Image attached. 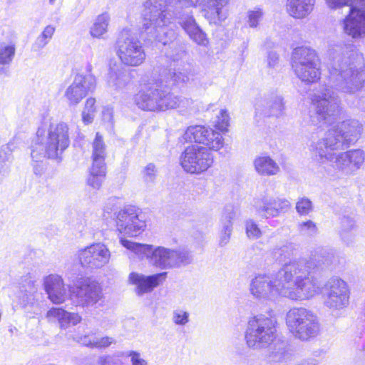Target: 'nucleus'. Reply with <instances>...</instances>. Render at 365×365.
I'll return each mask as SVG.
<instances>
[{"instance_id": "nucleus-1", "label": "nucleus", "mask_w": 365, "mask_h": 365, "mask_svg": "<svg viewBox=\"0 0 365 365\" xmlns=\"http://www.w3.org/2000/svg\"><path fill=\"white\" fill-rule=\"evenodd\" d=\"M336 261L332 252L319 249L307 262L286 263L274 276H256L250 283L251 294L257 299L264 300H274L278 296L292 300L308 299L319 289L314 273L331 267Z\"/></svg>"}, {"instance_id": "nucleus-2", "label": "nucleus", "mask_w": 365, "mask_h": 365, "mask_svg": "<svg viewBox=\"0 0 365 365\" xmlns=\"http://www.w3.org/2000/svg\"><path fill=\"white\" fill-rule=\"evenodd\" d=\"M329 81L331 86H322L311 100L319 121L331 123L339 112L340 100L332 87L346 93L361 90L365 83L361 70L364 58L354 45H334L327 51Z\"/></svg>"}, {"instance_id": "nucleus-3", "label": "nucleus", "mask_w": 365, "mask_h": 365, "mask_svg": "<svg viewBox=\"0 0 365 365\" xmlns=\"http://www.w3.org/2000/svg\"><path fill=\"white\" fill-rule=\"evenodd\" d=\"M364 130L363 125L357 120H348L329 129L324 138L312 145V159L323 165L332 163L334 168L350 175L361 168L365 160V153L359 149L336 153L356 143Z\"/></svg>"}, {"instance_id": "nucleus-4", "label": "nucleus", "mask_w": 365, "mask_h": 365, "mask_svg": "<svg viewBox=\"0 0 365 365\" xmlns=\"http://www.w3.org/2000/svg\"><path fill=\"white\" fill-rule=\"evenodd\" d=\"M69 144L68 126L66 123L50 124L48 127L43 123L38 127L31 145V157L36 163L33 165L34 174L42 175L45 170L43 160L60 158Z\"/></svg>"}, {"instance_id": "nucleus-5", "label": "nucleus", "mask_w": 365, "mask_h": 365, "mask_svg": "<svg viewBox=\"0 0 365 365\" xmlns=\"http://www.w3.org/2000/svg\"><path fill=\"white\" fill-rule=\"evenodd\" d=\"M120 244L140 258L146 257L153 265L160 269H171L192 262L187 251L177 250L164 247L154 248L152 245L137 243L120 237Z\"/></svg>"}, {"instance_id": "nucleus-6", "label": "nucleus", "mask_w": 365, "mask_h": 365, "mask_svg": "<svg viewBox=\"0 0 365 365\" xmlns=\"http://www.w3.org/2000/svg\"><path fill=\"white\" fill-rule=\"evenodd\" d=\"M134 101L139 108L148 111L185 108L192 103L190 99L175 95L168 88L158 84L140 91L135 95Z\"/></svg>"}, {"instance_id": "nucleus-7", "label": "nucleus", "mask_w": 365, "mask_h": 365, "mask_svg": "<svg viewBox=\"0 0 365 365\" xmlns=\"http://www.w3.org/2000/svg\"><path fill=\"white\" fill-rule=\"evenodd\" d=\"M143 29L157 41L167 45L175 38V32L168 30L170 14L158 0H148L145 3Z\"/></svg>"}, {"instance_id": "nucleus-8", "label": "nucleus", "mask_w": 365, "mask_h": 365, "mask_svg": "<svg viewBox=\"0 0 365 365\" xmlns=\"http://www.w3.org/2000/svg\"><path fill=\"white\" fill-rule=\"evenodd\" d=\"M286 324L292 336L302 341H309L320 333L317 316L304 307L291 309L286 315Z\"/></svg>"}, {"instance_id": "nucleus-9", "label": "nucleus", "mask_w": 365, "mask_h": 365, "mask_svg": "<svg viewBox=\"0 0 365 365\" xmlns=\"http://www.w3.org/2000/svg\"><path fill=\"white\" fill-rule=\"evenodd\" d=\"M277 322L271 317L259 314L250 318L245 331V338L250 348L266 349L277 340Z\"/></svg>"}, {"instance_id": "nucleus-10", "label": "nucleus", "mask_w": 365, "mask_h": 365, "mask_svg": "<svg viewBox=\"0 0 365 365\" xmlns=\"http://www.w3.org/2000/svg\"><path fill=\"white\" fill-rule=\"evenodd\" d=\"M325 1L332 9L349 6V14L340 23L343 32L354 39L365 36V0H325Z\"/></svg>"}, {"instance_id": "nucleus-11", "label": "nucleus", "mask_w": 365, "mask_h": 365, "mask_svg": "<svg viewBox=\"0 0 365 365\" xmlns=\"http://www.w3.org/2000/svg\"><path fill=\"white\" fill-rule=\"evenodd\" d=\"M292 67L302 81L312 83L320 78V61L314 50L308 47H297L292 54Z\"/></svg>"}, {"instance_id": "nucleus-12", "label": "nucleus", "mask_w": 365, "mask_h": 365, "mask_svg": "<svg viewBox=\"0 0 365 365\" xmlns=\"http://www.w3.org/2000/svg\"><path fill=\"white\" fill-rule=\"evenodd\" d=\"M115 51L122 64L126 66H139L146 58L142 42L128 31H123L118 36Z\"/></svg>"}, {"instance_id": "nucleus-13", "label": "nucleus", "mask_w": 365, "mask_h": 365, "mask_svg": "<svg viewBox=\"0 0 365 365\" xmlns=\"http://www.w3.org/2000/svg\"><path fill=\"white\" fill-rule=\"evenodd\" d=\"M180 163L186 173L200 175L212 167L214 157L206 147L193 144L185 148Z\"/></svg>"}, {"instance_id": "nucleus-14", "label": "nucleus", "mask_w": 365, "mask_h": 365, "mask_svg": "<svg viewBox=\"0 0 365 365\" xmlns=\"http://www.w3.org/2000/svg\"><path fill=\"white\" fill-rule=\"evenodd\" d=\"M117 230L123 235L137 236L143 232L146 222L143 214L139 208L128 205L115 214Z\"/></svg>"}, {"instance_id": "nucleus-15", "label": "nucleus", "mask_w": 365, "mask_h": 365, "mask_svg": "<svg viewBox=\"0 0 365 365\" xmlns=\"http://www.w3.org/2000/svg\"><path fill=\"white\" fill-rule=\"evenodd\" d=\"M182 138L186 143L204 145L208 150L218 151L225 144L224 138L219 132L202 125L187 127Z\"/></svg>"}, {"instance_id": "nucleus-16", "label": "nucleus", "mask_w": 365, "mask_h": 365, "mask_svg": "<svg viewBox=\"0 0 365 365\" xmlns=\"http://www.w3.org/2000/svg\"><path fill=\"white\" fill-rule=\"evenodd\" d=\"M96 87L94 75L76 73L72 83L64 91L63 97L69 106H76Z\"/></svg>"}, {"instance_id": "nucleus-17", "label": "nucleus", "mask_w": 365, "mask_h": 365, "mask_svg": "<svg viewBox=\"0 0 365 365\" xmlns=\"http://www.w3.org/2000/svg\"><path fill=\"white\" fill-rule=\"evenodd\" d=\"M81 264L89 269H99L109 262L110 252L103 243H93L78 251Z\"/></svg>"}, {"instance_id": "nucleus-18", "label": "nucleus", "mask_w": 365, "mask_h": 365, "mask_svg": "<svg viewBox=\"0 0 365 365\" xmlns=\"http://www.w3.org/2000/svg\"><path fill=\"white\" fill-rule=\"evenodd\" d=\"M325 305L331 309H341L349 304V290L344 281L339 278L330 279L324 290Z\"/></svg>"}, {"instance_id": "nucleus-19", "label": "nucleus", "mask_w": 365, "mask_h": 365, "mask_svg": "<svg viewBox=\"0 0 365 365\" xmlns=\"http://www.w3.org/2000/svg\"><path fill=\"white\" fill-rule=\"evenodd\" d=\"M73 297L83 306H93L102 298V290L99 284L89 278L81 279L70 289Z\"/></svg>"}, {"instance_id": "nucleus-20", "label": "nucleus", "mask_w": 365, "mask_h": 365, "mask_svg": "<svg viewBox=\"0 0 365 365\" xmlns=\"http://www.w3.org/2000/svg\"><path fill=\"white\" fill-rule=\"evenodd\" d=\"M290 202L284 197L267 196L255 205L257 213L262 217H277L290 209Z\"/></svg>"}, {"instance_id": "nucleus-21", "label": "nucleus", "mask_w": 365, "mask_h": 365, "mask_svg": "<svg viewBox=\"0 0 365 365\" xmlns=\"http://www.w3.org/2000/svg\"><path fill=\"white\" fill-rule=\"evenodd\" d=\"M17 303L26 312L38 314L41 306L37 299L36 288L34 282L26 279L25 284L19 287L16 292Z\"/></svg>"}, {"instance_id": "nucleus-22", "label": "nucleus", "mask_w": 365, "mask_h": 365, "mask_svg": "<svg viewBox=\"0 0 365 365\" xmlns=\"http://www.w3.org/2000/svg\"><path fill=\"white\" fill-rule=\"evenodd\" d=\"M166 275L167 272H161L150 276L131 272L128 277V282L136 286L135 289L136 294L142 296L145 293L152 292L155 287L165 279Z\"/></svg>"}, {"instance_id": "nucleus-23", "label": "nucleus", "mask_w": 365, "mask_h": 365, "mask_svg": "<svg viewBox=\"0 0 365 365\" xmlns=\"http://www.w3.org/2000/svg\"><path fill=\"white\" fill-rule=\"evenodd\" d=\"M255 113L259 117H278L284 110L283 99L277 95H270L257 99L255 104Z\"/></svg>"}, {"instance_id": "nucleus-24", "label": "nucleus", "mask_w": 365, "mask_h": 365, "mask_svg": "<svg viewBox=\"0 0 365 365\" xmlns=\"http://www.w3.org/2000/svg\"><path fill=\"white\" fill-rule=\"evenodd\" d=\"M44 289L53 304H61L67 298L63 279L60 275L49 274L43 279Z\"/></svg>"}, {"instance_id": "nucleus-25", "label": "nucleus", "mask_w": 365, "mask_h": 365, "mask_svg": "<svg viewBox=\"0 0 365 365\" xmlns=\"http://www.w3.org/2000/svg\"><path fill=\"white\" fill-rule=\"evenodd\" d=\"M178 24L194 42L200 46H206L208 43L206 34L197 26L192 15L184 14L178 16Z\"/></svg>"}, {"instance_id": "nucleus-26", "label": "nucleus", "mask_w": 365, "mask_h": 365, "mask_svg": "<svg viewBox=\"0 0 365 365\" xmlns=\"http://www.w3.org/2000/svg\"><path fill=\"white\" fill-rule=\"evenodd\" d=\"M130 77L127 71L115 62L109 65L107 84L111 89L120 91L130 83Z\"/></svg>"}, {"instance_id": "nucleus-27", "label": "nucleus", "mask_w": 365, "mask_h": 365, "mask_svg": "<svg viewBox=\"0 0 365 365\" xmlns=\"http://www.w3.org/2000/svg\"><path fill=\"white\" fill-rule=\"evenodd\" d=\"M316 0H286L285 10L294 19H304L314 9Z\"/></svg>"}, {"instance_id": "nucleus-28", "label": "nucleus", "mask_w": 365, "mask_h": 365, "mask_svg": "<svg viewBox=\"0 0 365 365\" xmlns=\"http://www.w3.org/2000/svg\"><path fill=\"white\" fill-rule=\"evenodd\" d=\"M46 318L49 321L57 320L61 328L75 326L81 322V317L78 313L68 312L61 308H52L48 311Z\"/></svg>"}, {"instance_id": "nucleus-29", "label": "nucleus", "mask_w": 365, "mask_h": 365, "mask_svg": "<svg viewBox=\"0 0 365 365\" xmlns=\"http://www.w3.org/2000/svg\"><path fill=\"white\" fill-rule=\"evenodd\" d=\"M257 173L261 175L270 176L277 175L280 168L277 163L269 156H259L254 160Z\"/></svg>"}, {"instance_id": "nucleus-30", "label": "nucleus", "mask_w": 365, "mask_h": 365, "mask_svg": "<svg viewBox=\"0 0 365 365\" xmlns=\"http://www.w3.org/2000/svg\"><path fill=\"white\" fill-rule=\"evenodd\" d=\"M195 75V68L190 63H185L170 73V78L177 85L188 83L194 81Z\"/></svg>"}, {"instance_id": "nucleus-31", "label": "nucleus", "mask_w": 365, "mask_h": 365, "mask_svg": "<svg viewBox=\"0 0 365 365\" xmlns=\"http://www.w3.org/2000/svg\"><path fill=\"white\" fill-rule=\"evenodd\" d=\"M106 175V165L92 164L86 180L87 185L95 190H99Z\"/></svg>"}, {"instance_id": "nucleus-32", "label": "nucleus", "mask_w": 365, "mask_h": 365, "mask_svg": "<svg viewBox=\"0 0 365 365\" xmlns=\"http://www.w3.org/2000/svg\"><path fill=\"white\" fill-rule=\"evenodd\" d=\"M270 348L268 355L269 360L272 362H287L291 358L288 351L287 344L283 341L274 342Z\"/></svg>"}, {"instance_id": "nucleus-33", "label": "nucleus", "mask_w": 365, "mask_h": 365, "mask_svg": "<svg viewBox=\"0 0 365 365\" xmlns=\"http://www.w3.org/2000/svg\"><path fill=\"white\" fill-rule=\"evenodd\" d=\"M15 46L6 43H0V73L6 75L9 66L15 55Z\"/></svg>"}, {"instance_id": "nucleus-34", "label": "nucleus", "mask_w": 365, "mask_h": 365, "mask_svg": "<svg viewBox=\"0 0 365 365\" xmlns=\"http://www.w3.org/2000/svg\"><path fill=\"white\" fill-rule=\"evenodd\" d=\"M106 145L103 140L102 136L97 133L93 142L92 164L106 165Z\"/></svg>"}, {"instance_id": "nucleus-35", "label": "nucleus", "mask_w": 365, "mask_h": 365, "mask_svg": "<svg viewBox=\"0 0 365 365\" xmlns=\"http://www.w3.org/2000/svg\"><path fill=\"white\" fill-rule=\"evenodd\" d=\"M109 16L107 14L99 15L91 28L90 33L95 38H101L108 31Z\"/></svg>"}, {"instance_id": "nucleus-36", "label": "nucleus", "mask_w": 365, "mask_h": 365, "mask_svg": "<svg viewBox=\"0 0 365 365\" xmlns=\"http://www.w3.org/2000/svg\"><path fill=\"white\" fill-rule=\"evenodd\" d=\"M235 217L236 210L235 207L231 205H226L220 218V230L232 231Z\"/></svg>"}, {"instance_id": "nucleus-37", "label": "nucleus", "mask_w": 365, "mask_h": 365, "mask_svg": "<svg viewBox=\"0 0 365 365\" xmlns=\"http://www.w3.org/2000/svg\"><path fill=\"white\" fill-rule=\"evenodd\" d=\"M227 0H202L201 5L205 11L214 17L220 19L222 9L227 4Z\"/></svg>"}, {"instance_id": "nucleus-38", "label": "nucleus", "mask_w": 365, "mask_h": 365, "mask_svg": "<svg viewBox=\"0 0 365 365\" xmlns=\"http://www.w3.org/2000/svg\"><path fill=\"white\" fill-rule=\"evenodd\" d=\"M341 230L340 232L341 239L347 244L352 242L353 231L355 229V222L349 217H344L341 219Z\"/></svg>"}, {"instance_id": "nucleus-39", "label": "nucleus", "mask_w": 365, "mask_h": 365, "mask_svg": "<svg viewBox=\"0 0 365 365\" xmlns=\"http://www.w3.org/2000/svg\"><path fill=\"white\" fill-rule=\"evenodd\" d=\"M297 227V231L302 236L312 237L318 232L316 223L312 220L299 222Z\"/></svg>"}, {"instance_id": "nucleus-40", "label": "nucleus", "mask_w": 365, "mask_h": 365, "mask_svg": "<svg viewBox=\"0 0 365 365\" xmlns=\"http://www.w3.org/2000/svg\"><path fill=\"white\" fill-rule=\"evenodd\" d=\"M214 126L222 132H227L230 125V115L226 109H221L213 121Z\"/></svg>"}, {"instance_id": "nucleus-41", "label": "nucleus", "mask_w": 365, "mask_h": 365, "mask_svg": "<svg viewBox=\"0 0 365 365\" xmlns=\"http://www.w3.org/2000/svg\"><path fill=\"white\" fill-rule=\"evenodd\" d=\"M55 32V28L53 26H47L43 31V32L37 37L34 46L38 48H42L52 38V36Z\"/></svg>"}, {"instance_id": "nucleus-42", "label": "nucleus", "mask_w": 365, "mask_h": 365, "mask_svg": "<svg viewBox=\"0 0 365 365\" xmlns=\"http://www.w3.org/2000/svg\"><path fill=\"white\" fill-rule=\"evenodd\" d=\"M313 209L312 202L307 197H301L296 203V210L301 216L309 215Z\"/></svg>"}, {"instance_id": "nucleus-43", "label": "nucleus", "mask_w": 365, "mask_h": 365, "mask_svg": "<svg viewBox=\"0 0 365 365\" xmlns=\"http://www.w3.org/2000/svg\"><path fill=\"white\" fill-rule=\"evenodd\" d=\"M245 227L247 235L250 239H257L262 235L260 229L252 220L246 221Z\"/></svg>"}, {"instance_id": "nucleus-44", "label": "nucleus", "mask_w": 365, "mask_h": 365, "mask_svg": "<svg viewBox=\"0 0 365 365\" xmlns=\"http://www.w3.org/2000/svg\"><path fill=\"white\" fill-rule=\"evenodd\" d=\"M263 17V12L260 9L254 11H250L247 13V23L251 28H255Z\"/></svg>"}, {"instance_id": "nucleus-45", "label": "nucleus", "mask_w": 365, "mask_h": 365, "mask_svg": "<svg viewBox=\"0 0 365 365\" xmlns=\"http://www.w3.org/2000/svg\"><path fill=\"white\" fill-rule=\"evenodd\" d=\"M173 321L178 325H185L189 321V313L183 310L178 309L173 312Z\"/></svg>"}, {"instance_id": "nucleus-46", "label": "nucleus", "mask_w": 365, "mask_h": 365, "mask_svg": "<svg viewBox=\"0 0 365 365\" xmlns=\"http://www.w3.org/2000/svg\"><path fill=\"white\" fill-rule=\"evenodd\" d=\"M98 339L95 333L91 332L78 337L77 341L84 346L96 348V342H98Z\"/></svg>"}, {"instance_id": "nucleus-47", "label": "nucleus", "mask_w": 365, "mask_h": 365, "mask_svg": "<svg viewBox=\"0 0 365 365\" xmlns=\"http://www.w3.org/2000/svg\"><path fill=\"white\" fill-rule=\"evenodd\" d=\"M156 168L154 164H148L143 170V178L147 182H153L155 178Z\"/></svg>"}, {"instance_id": "nucleus-48", "label": "nucleus", "mask_w": 365, "mask_h": 365, "mask_svg": "<svg viewBox=\"0 0 365 365\" xmlns=\"http://www.w3.org/2000/svg\"><path fill=\"white\" fill-rule=\"evenodd\" d=\"M165 1L169 4H173L174 6H178V7H189V6H195L198 3L199 0H165Z\"/></svg>"}, {"instance_id": "nucleus-49", "label": "nucleus", "mask_w": 365, "mask_h": 365, "mask_svg": "<svg viewBox=\"0 0 365 365\" xmlns=\"http://www.w3.org/2000/svg\"><path fill=\"white\" fill-rule=\"evenodd\" d=\"M0 158L5 161V163H7L10 164V162L12 159V152H11V150L9 148V146H8L7 144L3 145L0 148Z\"/></svg>"}, {"instance_id": "nucleus-50", "label": "nucleus", "mask_w": 365, "mask_h": 365, "mask_svg": "<svg viewBox=\"0 0 365 365\" xmlns=\"http://www.w3.org/2000/svg\"><path fill=\"white\" fill-rule=\"evenodd\" d=\"M232 232V231L220 230L219 236L220 247H225L229 243Z\"/></svg>"}, {"instance_id": "nucleus-51", "label": "nucleus", "mask_w": 365, "mask_h": 365, "mask_svg": "<svg viewBox=\"0 0 365 365\" xmlns=\"http://www.w3.org/2000/svg\"><path fill=\"white\" fill-rule=\"evenodd\" d=\"M128 356L131 357L133 365H147V362L140 358V353L131 351L129 352Z\"/></svg>"}, {"instance_id": "nucleus-52", "label": "nucleus", "mask_w": 365, "mask_h": 365, "mask_svg": "<svg viewBox=\"0 0 365 365\" xmlns=\"http://www.w3.org/2000/svg\"><path fill=\"white\" fill-rule=\"evenodd\" d=\"M115 343V339L110 336H103L98 339V342H96V348H106L110 344Z\"/></svg>"}, {"instance_id": "nucleus-53", "label": "nucleus", "mask_w": 365, "mask_h": 365, "mask_svg": "<svg viewBox=\"0 0 365 365\" xmlns=\"http://www.w3.org/2000/svg\"><path fill=\"white\" fill-rule=\"evenodd\" d=\"M9 173V164L0 158V182L8 175Z\"/></svg>"}, {"instance_id": "nucleus-54", "label": "nucleus", "mask_w": 365, "mask_h": 365, "mask_svg": "<svg viewBox=\"0 0 365 365\" xmlns=\"http://www.w3.org/2000/svg\"><path fill=\"white\" fill-rule=\"evenodd\" d=\"M95 104L96 99L93 98H88L86 101L83 110L87 112L95 113L96 110Z\"/></svg>"}, {"instance_id": "nucleus-55", "label": "nucleus", "mask_w": 365, "mask_h": 365, "mask_svg": "<svg viewBox=\"0 0 365 365\" xmlns=\"http://www.w3.org/2000/svg\"><path fill=\"white\" fill-rule=\"evenodd\" d=\"M277 61H278V55L274 51L269 52L268 56H267L268 66L271 68H274L276 66V64L277 63Z\"/></svg>"}, {"instance_id": "nucleus-56", "label": "nucleus", "mask_w": 365, "mask_h": 365, "mask_svg": "<svg viewBox=\"0 0 365 365\" xmlns=\"http://www.w3.org/2000/svg\"><path fill=\"white\" fill-rule=\"evenodd\" d=\"M115 201L116 200L115 199H109L108 200L103 208L104 215L106 213L110 215L114 210L115 206Z\"/></svg>"}, {"instance_id": "nucleus-57", "label": "nucleus", "mask_w": 365, "mask_h": 365, "mask_svg": "<svg viewBox=\"0 0 365 365\" xmlns=\"http://www.w3.org/2000/svg\"><path fill=\"white\" fill-rule=\"evenodd\" d=\"M94 113H95L87 112V111L83 110L82 119H83V123L86 124H89V123H92V121L93 120V117H94Z\"/></svg>"}, {"instance_id": "nucleus-58", "label": "nucleus", "mask_w": 365, "mask_h": 365, "mask_svg": "<svg viewBox=\"0 0 365 365\" xmlns=\"http://www.w3.org/2000/svg\"><path fill=\"white\" fill-rule=\"evenodd\" d=\"M19 143H20V140L18 138H16V137H14L6 144L8 145V146H9L11 152L13 153L16 149H17Z\"/></svg>"}, {"instance_id": "nucleus-59", "label": "nucleus", "mask_w": 365, "mask_h": 365, "mask_svg": "<svg viewBox=\"0 0 365 365\" xmlns=\"http://www.w3.org/2000/svg\"><path fill=\"white\" fill-rule=\"evenodd\" d=\"M111 361L112 358L110 356H101L97 361V365H108Z\"/></svg>"}, {"instance_id": "nucleus-60", "label": "nucleus", "mask_w": 365, "mask_h": 365, "mask_svg": "<svg viewBox=\"0 0 365 365\" xmlns=\"http://www.w3.org/2000/svg\"><path fill=\"white\" fill-rule=\"evenodd\" d=\"M92 71H93L92 64L89 62H87L86 63L85 66L81 70V72H79L78 73H83L84 75H87V74L93 75L92 73Z\"/></svg>"}, {"instance_id": "nucleus-61", "label": "nucleus", "mask_w": 365, "mask_h": 365, "mask_svg": "<svg viewBox=\"0 0 365 365\" xmlns=\"http://www.w3.org/2000/svg\"><path fill=\"white\" fill-rule=\"evenodd\" d=\"M288 250L289 247L287 246H283L282 247L280 248H275L274 250V255L277 257V259H279L281 256L287 252Z\"/></svg>"}, {"instance_id": "nucleus-62", "label": "nucleus", "mask_w": 365, "mask_h": 365, "mask_svg": "<svg viewBox=\"0 0 365 365\" xmlns=\"http://www.w3.org/2000/svg\"><path fill=\"white\" fill-rule=\"evenodd\" d=\"M185 55V51H183L181 48L178 49L177 53L175 55L174 54H170L169 56L173 60V61H178V59L181 58Z\"/></svg>"}, {"instance_id": "nucleus-63", "label": "nucleus", "mask_w": 365, "mask_h": 365, "mask_svg": "<svg viewBox=\"0 0 365 365\" xmlns=\"http://www.w3.org/2000/svg\"><path fill=\"white\" fill-rule=\"evenodd\" d=\"M55 0H49L51 4H53Z\"/></svg>"}]
</instances>
